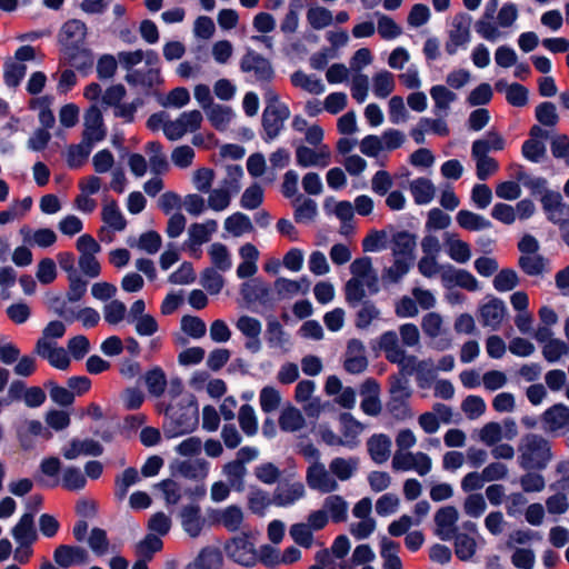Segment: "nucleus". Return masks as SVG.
Listing matches in <instances>:
<instances>
[{"mask_svg": "<svg viewBox=\"0 0 569 569\" xmlns=\"http://www.w3.org/2000/svg\"><path fill=\"white\" fill-rule=\"evenodd\" d=\"M118 61L128 71V83L150 88L159 82V56L153 50L122 51L118 53Z\"/></svg>", "mask_w": 569, "mask_h": 569, "instance_id": "obj_1", "label": "nucleus"}, {"mask_svg": "<svg viewBox=\"0 0 569 569\" xmlns=\"http://www.w3.org/2000/svg\"><path fill=\"white\" fill-rule=\"evenodd\" d=\"M352 277L346 283V299L349 303L360 302L368 293L379 292V277L370 257H361L350 264Z\"/></svg>", "mask_w": 569, "mask_h": 569, "instance_id": "obj_2", "label": "nucleus"}, {"mask_svg": "<svg viewBox=\"0 0 569 569\" xmlns=\"http://www.w3.org/2000/svg\"><path fill=\"white\" fill-rule=\"evenodd\" d=\"M519 465L522 469H545L551 459L550 445L540 435L528 433L518 447Z\"/></svg>", "mask_w": 569, "mask_h": 569, "instance_id": "obj_3", "label": "nucleus"}, {"mask_svg": "<svg viewBox=\"0 0 569 569\" xmlns=\"http://www.w3.org/2000/svg\"><path fill=\"white\" fill-rule=\"evenodd\" d=\"M390 399L387 403L389 412L398 420H406L412 417L409 407V399L412 395L409 380L403 376L390 378Z\"/></svg>", "mask_w": 569, "mask_h": 569, "instance_id": "obj_4", "label": "nucleus"}, {"mask_svg": "<svg viewBox=\"0 0 569 569\" xmlns=\"http://www.w3.org/2000/svg\"><path fill=\"white\" fill-rule=\"evenodd\" d=\"M472 17L466 12L453 16L449 29L445 50L449 56H455L459 50H466L471 41Z\"/></svg>", "mask_w": 569, "mask_h": 569, "instance_id": "obj_5", "label": "nucleus"}, {"mask_svg": "<svg viewBox=\"0 0 569 569\" xmlns=\"http://www.w3.org/2000/svg\"><path fill=\"white\" fill-rule=\"evenodd\" d=\"M391 467L393 471H415L420 477L427 476L432 469V459L422 451L396 450Z\"/></svg>", "mask_w": 569, "mask_h": 569, "instance_id": "obj_6", "label": "nucleus"}, {"mask_svg": "<svg viewBox=\"0 0 569 569\" xmlns=\"http://www.w3.org/2000/svg\"><path fill=\"white\" fill-rule=\"evenodd\" d=\"M181 413L174 410H168L169 420L164 426V432L168 438H176L191 432L198 423L197 407L193 403L184 406Z\"/></svg>", "mask_w": 569, "mask_h": 569, "instance_id": "obj_7", "label": "nucleus"}, {"mask_svg": "<svg viewBox=\"0 0 569 569\" xmlns=\"http://www.w3.org/2000/svg\"><path fill=\"white\" fill-rule=\"evenodd\" d=\"M203 117L199 110L184 111L177 119H169L164 128V136L170 141L180 140L187 133L200 129Z\"/></svg>", "mask_w": 569, "mask_h": 569, "instance_id": "obj_8", "label": "nucleus"}, {"mask_svg": "<svg viewBox=\"0 0 569 569\" xmlns=\"http://www.w3.org/2000/svg\"><path fill=\"white\" fill-rule=\"evenodd\" d=\"M401 376L416 375L417 383L420 388H429L437 377V368L432 359L419 360L410 355L400 366Z\"/></svg>", "mask_w": 569, "mask_h": 569, "instance_id": "obj_9", "label": "nucleus"}, {"mask_svg": "<svg viewBox=\"0 0 569 569\" xmlns=\"http://www.w3.org/2000/svg\"><path fill=\"white\" fill-rule=\"evenodd\" d=\"M218 230V222L208 219L203 222L191 223L188 228V238L183 246L194 257H200V247L209 242Z\"/></svg>", "mask_w": 569, "mask_h": 569, "instance_id": "obj_10", "label": "nucleus"}, {"mask_svg": "<svg viewBox=\"0 0 569 569\" xmlns=\"http://www.w3.org/2000/svg\"><path fill=\"white\" fill-rule=\"evenodd\" d=\"M306 480L308 486L322 493L338 490L339 483L330 469L320 461H313L307 469Z\"/></svg>", "mask_w": 569, "mask_h": 569, "instance_id": "obj_11", "label": "nucleus"}, {"mask_svg": "<svg viewBox=\"0 0 569 569\" xmlns=\"http://www.w3.org/2000/svg\"><path fill=\"white\" fill-rule=\"evenodd\" d=\"M172 476H180L186 479L202 481L210 471V463L203 458L196 459H176L170 463Z\"/></svg>", "mask_w": 569, "mask_h": 569, "instance_id": "obj_12", "label": "nucleus"}, {"mask_svg": "<svg viewBox=\"0 0 569 569\" xmlns=\"http://www.w3.org/2000/svg\"><path fill=\"white\" fill-rule=\"evenodd\" d=\"M224 549L227 556L241 566L250 567L258 560V553L247 537L232 538Z\"/></svg>", "mask_w": 569, "mask_h": 569, "instance_id": "obj_13", "label": "nucleus"}, {"mask_svg": "<svg viewBox=\"0 0 569 569\" xmlns=\"http://www.w3.org/2000/svg\"><path fill=\"white\" fill-rule=\"evenodd\" d=\"M296 162L302 168H326L331 162V150L328 146H299L296 149Z\"/></svg>", "mask_w": 569, "mask_h": 569, "instance_id": "obj_14", "label": "nucleus"}, {"mask_svg": "<svg viewBox=\"0 0 569 569\" xmlns=\"http://www.w3.org/2000/svg\"><path fill=\"white\" fill-rule=\"evenodd\" d=\"M541 204L550 222L558 224L561 229L569 223V204L562 201L558 191H550L542 196Z\"/></svg>", "mask_w": 569, "mask_h": 569, "instance_id": "obj_15", "label": "nucleus"}, {"mask_svg": "<svg viewBox=\"0 0 569 569\" xmlns=\"http://www.w3.org/2000/svg\"><path fill=\"white\" fill-rule=\"evenodd\" d=\"M421 328L423 333L432 340L437 350H446L451 346V339L442 337L445 333L443 319L437 312H428L422 317Z\"/></svg>", "mask_w": 569, "mask_h": 569, "instance_id": "obj_16", "label": "nucleus"}, {"mask_svg": "<svg viewBox=\"0 0 569 569\" xmlns=\"http://www.w3.org/2000/svg\"><path fill=\"white\" fill-rule=\"evenodd\" d=\"M240 68L243 72L252 73L260 82H269L273 78L270 62L261 54L249 50L241 59Z\"/></svg>", "mask_w": 569, "mask_h": 569, "instance_id": "obj_17", "label": "nucleus"}, {"mask_svg": "<svg viewBox=\"0 0 569 569\" xmlns=\"http://www.w3.org/2000/svg\"><path fill=\"white\" fill-rule=\"evenodd\" d=\"M290 117L288 106L266 107L262 113V127L266 141L276 139L283 129L284 121Z\"/></svg>", "mask_w": 569, "mask_h": 569, "instance_id": "obj_18", "label": "nucleus"}, {"mask_svg": "<svg viewBox=\"0 0 569 569\" xmlns=\"http://www.w3.org/2000/svg\"><path fill=\"white\" fill-rule=\"evenodd\" d=\"M53 560L60 568H70L90 562L88 550L81 546L60 545L53 551Z\"/></svg>", "mask_w": 569, "mask_h": 569, "instance_id": "obj_19", "label": "nucleus"}, {"mask_svg": "<svg viewBox=\"0 0 569 569\" xmlns=\"http://www.w3.org/2000/svg\"><path fill=\"white\" fill-rule=\"evenodd\" d=\"M84 130L82 133V141L93 147L97 142L106 138V128L100 110L97 107H91L84 114Z\"/></svg>", "mask_w": 569, "mask_h": 569, "instance_id": "obj_20", "label": "nucleus"}, {"mask_svg": "<svg viewBox=\"0 0 569 569\" xmlns=\"http://www.w3.org/2000/svg\"><path fill=\"white\" fill-rule=\"evenodd\" d=\"M86 37L87 27L84 22L78 19L67 21L59 32V42L62 46V52L83 46Z\"/></svg>", "mask_w": 569, "mask_h": 569, "instance_id": "obj_21", "label": "nucleus"}, {"mask_svg": "<svg viewBox=\"0 0 569 569\" xmlns=\"http://www.w3.org/2000/svg\"><path fill=\"white\" fill-rule=\"evenodd\" d=\"M458 510L453 506L440 508L435 515L436 535L443 541H449L457 535Z\"/></svg>", "mask_w": 569, "mask_h": 569, "instance_id": "obj_22", "label": "nucleus"}, {"mask_svg": "<svg viewBox=\"0 0 569 569\" xmlns=\"http://www.w3.org/2000/svg\"><path fill=\"white\" fill-rule=\"evenodd\" d=\"M36 352L57 369L64 370L70 365L67 351L51 340L39 339L36 345Z\"/></svg>", "mask_w": 569, "mask_h": 569, "instance_id": "obj_23", "label": "nucleus"}, {"mask_svg": "<svg viewBox=\"0 0 569 569\" xmlns=\"http://www.w3.org/2000/svg\"><path fill=\"white\" fill-rule=\"evenodd\" d=\"M441 281L448 289L453 287H460L468 291H477L479 289V282L471 272L465 269H456L451 266L441 272Z\"/></svg>", "mask_w": 569, "mask_h": 569, "instance_id": "obj_24", "label": "nucleus"}, {"mask_svg": "<svg viewBox=\"0 0 569 569\" xmlns=\"http://www.w3.org/2000/svg\"><path fill=\"white\" fill-rule=\"evenodd\" d=\"M497 11V2L490 1L483 11L482 17L476 21L475 30L485 40L496 42L505 34L498 29V26L493 21L495 13Z\"/></svg>", "mask_w": 569, "mask_h": 569, "instance_id": "obj_25", "label": "nucleus"}, {"mask_svg": "<svg viewBox=\"0 0 569 569\" xmlns=\"http://www.w3.org/2000/svg\"><path fill=\"white\" fill-rule=\"evenodd\" d=\"M343 367L352 375L363 372L368 367L366 349L360 340L352 339L348 342Z\"/></svg>", "mask_w": 569, "mask_h": 569, "instance_id": "obj_26", "label": "nucleus"}, {"mask_svg": "<svg viewBox=\"0 0 569 569\" xmlns=\"http://www.w3.org/2000/svg\"><path fill=\"white\" fill-rule=\"evenodd\" d=\"M379 348L385 352L388 361L397 363L399 367L410 356L399 343V336L393 330H388L379 337Z\"/></svg>", "mask_w": 569, "mask_h": 569, "instance_id": "obj_27", "label": "nucleus"}, {"mask_svg": "<svg viewBox=\"0 0 569 569\" xmlns=\"http://www.w3.org/2000/svg\"><path fill=\"white\" fill-rule=\"evenodd\" d=\"M416 247V237L408 231H400L393 234L390 244L393 259H400L412 263L415 261Z\"/></svg>", "mask_w": 569, "mask_h": 569, "instance_id": "obj_28", "label": "nucleus"}, {"mask_svg": "<svg viewBox=\"0 0 569 569\" xmlns=\"http://www.w3.org/2000/svg\"><path fill=\"white\" fill-rule=\"evenodd\" d=\"M443 246L446 253L448 257L458 262V263H466L471 258V248L470 244L460 237L450 231H446L442 234Z\"/></svg>", "mask_w": 569, "mask_h": 569, "instance_id": "obj_29", "label": "nucleus"}, {"mask_svg": "<svg viewBox=\"0 0 569 569\" xmlns=\"http://www.w3.org/2000/svg\"><path fill=\"white\" fill-rule=\"evenodd\" d=\"M211 519L228 531H238L242 528L244 516L240 507L230 505L212 512Z\"/></svg>", "mask_w": 569, "mask_h": 569, "instance_id": "obj_30", "label": "nucleus"}, {"mask_svg": "<svg viewBox=\"0 0 569 569\" xmlns=\"http://www.w3.org/2000/svg\"><path fill=\"white\" fill-rule=\"evenodd\" d=\"M180 518L182 529L189 537L197 538L201 535L206 520L201 515L199 506H184L180 511Z\"/></svg>", "mask_w": 569, "mask_h": 569, "instance_id": "obj_31", "label": "nucleus"}, {"mask_svg": "<svg viewBox=\"0 0 569 569\" xmlns=\"http://www.w3.org/2000/svg\"><path fill=\"white\" fill-rule=\"evenodd\" d=\"M545 428L551 432L569 429V407L563 403H556L542 415Z\"/></svg>", "mask_w": 569, "mask_h": 569, "instance_id": "obj_32", "label": "nucleus"}, {"mask_svg": "<svg viewBox=\"0 0 569 569\" xmlns=\"http://www.w3.org/2000/svg\"><path fill=\"white\" fill-rule=\"evenodd\" d=\"M266 340L271 349L278 350L281 353H287L292 346L290 335L276 319L270 320L267 325Z\"/></svg>", "mask_w": 569, "mask_h": 569, "instance_id": "obj_33", "label": "nucleus"}, {"mask_svg": "<svg viewBox=\"0 0 569 569\" xmlns=\"http://www.w3.org/2000/svg\"><path fill=\"white\" fill-rule=\"evenodd\" d=\"M306 493L301 482L279 485L272 496V503L278 507H289L300 500Z\"/></svg>", "mask_w": 569, "mask_h": 569, "instance_id": "obj_34", "label": "nucleus"}, {"mask_svg": "<svg viewBox=\"0 0 569 569\" xmlns=\"http://www.w3.org/2000/svg\"><path fill=\"white\" fill-rule=\"evenodd\" d=\"M506 316V305L498 298H492L480 309V318L482 326L490 327L496 330L500 327Z\"/></svg>", "mask_w": 569, "mask_h": 569, "instance_id": "obj_35", "label": "nucleus"}, {"mask_svg": "<svg viewBox=\"0 0 569 569\" xmlns=\"http://www.w3.org/2000/svg\"><path fill=\"white\" fill-rule=\"evenodd\" d=\"M102 446L92 439L72 440L69 447L63 448L62 455L68 460L77 459L80 456L98 457L102 455Z\"/></svg>", "mask_w": 569, "mask_h": 569, "instance_id": "obj_36", "label": "nucleus"}, {"mask_svg": "<svg viewBox=\"0 0 569 569\" xmlns=\"http://www.w3.org/2000/svg\"><path fill=\"white\" fill-rule=\"evenodd\" d=\"M310 286L311 283L307 277H301L298 280L278 278L274 281L276 292L282 299L292 298L297 295H306L310 290Z\"/></svg>", "mask_w": 569, "mask_h": 569, "instance_id": "obj_37", "label": "nucleus"}, {"mask_svg": "<svg viewBox=\"0 0 569 569\" xmlns=\"http://www.w3.org/2000/svg\"><path fill=\"white\" fill-rule=\"evenodd\" d=\"M341 433L343 447L353 449L359 443V436L363 431V425L355 419L351 413L345 412L340 415Z\"/></svg>", "mask_w": 569, "mask_h": 569, "instance_id": "obj_38", "label": "nucleus"}, {"mask_svg": "<svg viewBox=\"0 0 569 569\" xmlns=\"http://www.w3.org/2000/svg\"><path fill=\"white\" fill-rule=\"evenodd\" d=\"M430 97L435 103V113L440 117H447L452 102L457 100V94L447 86L436 84L430 89Z\"/></svg>", "mask_w": 569, "mask_h": 569, "instance_id": "obj_39", "label": "nucleus"}, {"mask_svg": "<svg viewBox=\"0 0 569 569\" xmlns=\"http://www.w3.org/2000/svg\"><path fill=\"white\" fill-rule=\"evenodd\" d=\"M204 113L211 126L219 131H226L236 117L231 107L219 103L207 109Z\"/></svg>", "mask_w": 569, "mask_h": 569, "instance_id": "obj_40", "label": "nucleus"}, {"mask_svg": "<svg viewBox=\"0 0 569 569\" xmlns=\"http://www.w3.org/2000/svg\"><path fill=\"white\" fill-rule=\"evenodd\" d=\"M495 88L498 92L505 93L506 100L513 107H523L528 102V90L519 83H508L500 79Z\"/></svg>", "mask_w": 569, "mask_h": 569, "instance_id": "obj_41", "label": "nucleus"}, {"mask_svg": "<svg viewBox=\"0 0 569 569\" xmlns=\"http://www.w3.org/2000/svg\"><path fill=\"white\" fill-rule=\"evenodd\" d=\"M101 219L113 231L120 232L127 227V220L116 200H104Z\"/></svg>", "mask_w": 569, "mask_h": 569, "instance_id": "obj_42", "label": "nucleus"}, {"mask_svg": "<svg viewBox=\"0 0 569 569\" xmlns=\"http://www.w3.org/2000/svg\"><path fill=\"white\" fill-rule=\"evenodd\" d=\"M368 452L371 459L381 465L386 462L391 452V439L383 433L373 435L367 442Z\"/></svg>", "mask_w": 569, "mask_h": 569, "instance_id": "obj_43", "label": "nucleus"}, {"mask_svg": "<svg viewBox=\"0 0 569 569\" xmlns=\"http://www.w3.org/2000/svg\"><path fill=\"white\" fill-rule=\"evenodd\" d=\"M359 468V459L356 457L333 458L329 463V469L336 480L348 481L353 477Z\"/></svg>", "mask_w": 569, "mask_h": 569, "instance_id": "obj_44", "label": "nucleus"}, {"mask_svg": "<svg viewBox=\"0 0 569 569\" xmlns=\"http://www.w3.org/2000/svg\"><path fill=\"white\" fill-rule=\"evenodd\" d=\"M505 148V139L497 131H488L487 134L472 142L471 156H488L490 151H500Z\"/></svg>", "mask_w": 569, "mask_h": 569, "instance_id": "obj_45", "label": "nucleus"}, {"mask_svg": "<svg viewBox=\"0 0 569 569\" xmlns=\"http://www.w3.org/2000/svg\"><path fill=\"white\" fill-rule=\"evenodd\" d=\"M409 190L417 204L430 203L436 194V187L428 178H417L410 181Z\"/></svg>", "mask_w": 569, "mask_h": 569, "instance_id": "obj_46", "label": "nucleus"}, {"mask_svg": "<svg viewBox=\"0 0 569 569\" xmlns=\"http://www.w3.org/2000/svg\"><path fill=\"white\" fill-rule=\"evenodd\" d=\"M458 226L468 231H481L491 228L490 220L470 210L462 209L456 216Z\"/></svg>", "mask_w": 569, "mask_h": 569, "instance_id": "obj_47", "label": "nucleus"}, {"mask_svg": "<svg viewBox=\"0 0 569 569\" xmlns=\"http://www.w3.org/2000/svg\"><path fill=\"white\" fill-rule=\"evenodd\" d=\"M400 546L388 538L380 541V557L382 569H402V560L399 557Z\"/></svg>", "mask_w": 569, "mask_h": 569, "instance_id": "obj_48", "label": "nucleus"}, {"mask_svg": "<svg viewBox=\"0 0 569 569\" xmlns=\"http://www.w3.org/2000/svg\"><path fill=\"white\" fill-rule=\"evenodd\" d=\"M12 536L17 543H33L37 540V531L33 525V516L24 513L12 528Z\"/></svg>", "mask_w": 569, "mask_h": 569, "instance_id": "obj_49", "label": "nucleus"}, {"mask_svg": "<svg viewBox=\"0 0 569 569\" xmlns=\"http://www.w3.org/2000/svg\"><path fill=\"white\" fill-rule=\"evenodd\" d=\"M305 423L301 411L291 405L286 406L279 416V427L286 432H296L302 429Z\"/></svg>", "mask_w": 569, "mask_h": 569, "instance_id": "obj_50", "label": "nucleus"}, {"mask_svg": "<svg viewBox=\"0 0 569 569\" xmlns=\"http://www.w3.org/2000/svg\"><path fill=\"white\" fill-rule=\"evenodd\" d=\"M62 54L68 64L80 71H86L93 64L92 52L83 46L66 50Z\"/></svg>", "mask_w": 569, "mask_h": 569, "instance_id": "obj_51", "label": "nucleus"}, {"mask_svg": "<svg viewBox=\"0 0 569 569\" xmlns=\"http://www.w3.org/2000/svg\"><path fill=\"white\" fill-rule=\"evenodd\" d=\"M223 227L233 237H241L253 231L250 218L242 212H234L226 218Z\"/></svg>", "mask_w": 569, "mask_h": 569, "instance_id": "obj_52", "label": "nucleus"}, {"mask_svg": "<svg viewBox=\"0 0 569 569\" xmlns=\"http://www.w3.org/2000/svg\"><path fill=\"white\" fill-rule=\"evenodd\" d=\"M243 177V170L238 164L227 166L226 177L217 186L218 189L223 190L236 197L241 190V179Z\"/></svg>", "mask_w": 569, "mask_h": 569, "instance_id": "obj_53", "label": "nucleus"}, {"mask_svg": "<svg viewBox=\"0 0 569 569\" xmlns=\"http://www.w3.org/2000/svg\"><path fill=\"white\" fill-rule=\"evenodd\" d=\"M208 254L210 257L213 269L226 272L232 267V259L229 249L221 242H213L209 249Z\"/></svg>", "mask_w": 569, "mask_h": 569, "instance_id": "obj_54", "label": "nucleus"}, {"mask_svg": "<svg viewBox=\"0 0 569 569\" xmlns=\"http://www.w3.org/2000/svg\"><path fill=\"white\" fill-rule=\"evenodd\" d=\"M323 511L333 522H341L347 519L348 503L341 496L332 495L325 499Z\"/></svg>", "mask_w": 569, "mask_h": 569, "instance_id": "obj_55", "label": "nucleus"}, {"mask_svg": "<svg viewBox=\"0 0 569 569\" xmlns=\"http://www.w3.org/2000/svg\"><path fill=\"white\" fill-rule=\"evenodd\" d=\"M127 242L130 247H137L141 251L147 252L148 254H154L159 251L162 243V239L157 231L151 230L141 233L138 240H136L134 238H130Z\"/></svg>", "mask_w": 569, "mask_h": 569, "instance_id": "obj_56", "label": "nucleus"}, {"mask_svg": "<svg viewBox=\"0 0 569 569\" xmlns=\"http://www.w3.org/2000/svg\"><path fill=\"white\" fill-rule=\"evenodd\" d=\"M222 563L221 555L216 549L206 548L186 569H219Z\"/></svg>", "mask_w": 569, "mask_h": 569, "instance_id": "obj_57", "label": "nucleus"}, {"mask_svg": "<svg viewBox=\"0 0 569 569\" xmlns=\"http://www.w3.org/2000/svg\"><path fill=\"white\" fill-rule=\"evenodd\" d=\"M146 151L149 154V166L153 173H162L168 169L167 157L163 153L162 146L158 141H150L146 144Z\"/></svg>", "mask_w": 569, "mask_h": 569, "instance_id": "obj_58", "label": "nucleus"}, {"mask_svg": "<svg viewBox=\"0 0 569 569\" xmlns=\"http://www.w3.org/2000/svg\"><path fill=\"white\" fill-rule=\"evenodd\" d=\"M396 87L395 77L387 70L377 72L372 78V91L377 98H387Z\"/></svg>", "mask_w": 569, "mask_h": 569, "instance_id": "obj_59", "label": "nucleus"}, {"mask_svg": "<svg viewBox=\"0 0 569 569\" xmlns=\"http://www.w3.org/2000/svg\"><path fill=\"white\" fill-rule=\"evenodd\" d=\"M143 379L150 395L154 397L163 395L167 387V377L160 367H154L147 371Z\"/></svg>", "mask_w": 569, "mask_h": 569, "instance_id": "obj_60", "label": "nucleus"}, {"mask_svg": "<svg viewBox=\"0 0 569 569\" xmlns=\"http://www.w3.org/2000/svg\"><path fill=\"white\" fill-rule=\"evenodd\" d=\"M548 260L541 254H521L519 267L528 276H540L547 270Z\"/></svg>", "mask_w": 569, "mask_h": 569, "instance_id": "obj_61", "label": "nucleus"}, {"mask_svg": "<svg viewBox=\"0 0 569 569\" xmlns=\"http://www.w3.org/2000/svg\"><path fill=\"white\" fill-rule=\"evenodd\" d=\"M291 81L296 87H300L312 94H321L326 90L321 79L316 76L307 74L302 71L295 72L291 76Z\"/></svg>", "mask_w": 569, "mask_h": 569, "instance_id": "obj_62", "label": "nucleus"}, {"mask_svg": "<svg viewBox=\"0 0 569 569\" xmlns=\"http://www.w3.org/2000/svg\"><path fill=\"white\" fill-rule=\"evenodd\" d=\"M102 313L104 321L110 326H117L128 318L127 306L117 299L107 302L103 306Z\"/></svg>", "mask_w": 569, "mask_h": 569, "instance_id": "obj_63", "label": "nucleus"}, {"mask_svg": "<svg viewBox=\"0 0 569 569\" xmlns=\"http://www.w3.org/2000/svg\"><path fill=\"white\" fill-rule=\"evenodd\" d=\"M93 147L81 140L78 144H71L66 152V160L70 168H80L88 159Z\"/></svg>", "mask_w": 569, "mask_h": 569, "instance_id": "obj_64", "label": "nucleus"}]
</instances>
